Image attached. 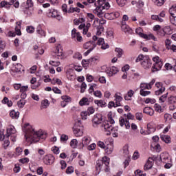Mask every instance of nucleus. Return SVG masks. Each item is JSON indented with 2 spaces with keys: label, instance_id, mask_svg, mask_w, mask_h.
Returning <instances> with one entry per match:
<instances>
[{
  "label": "nucleus",
  "instance_id": "1",
  "mask_svg": "<svg viewBox=\"0 0 176 176\" xmlns=\"http://www.w3.org/2000/svg\"><path fill=\"white\" fill-rule=\"evenodd\" d=\"M23 130L26 141L30 144L39 142V141L42 142L43 140H46V134H44L42 130L36 131L30 124H25Z\"/></svg>",
  "mask_w": 176,
  "mask_h": 176
},
{
  "label": "nucleus",
  "instance_id": "2",
  "mask_svg": "<svg viewBox=\"0 0 176 176\" xmlns=\"http://www.w3.org/2000/svg\"><path fill=\"white\" fill-rule=\"evenodd\" d=\"M101 129L103 130V131H106L107 133V135H110L111 133L113 135V137H118V127L113 128L112 125H109V123L108 122H104L101 125Z\"/></svg>",
  "mask_w": 176,
  "mask_h": 176
},
{
  "label": "nucleus",
  "instance_id": "3",
  "mask_svg": "<svg viewBox=\"0 0 176 176\" xmlns=\"http://www.w3.org/2000/svg\"><path fill=\"white\" fill-rule=\"evenodd\" d=\"M47 16L50 19H56L58 21H60V20L63 19V16L58 14V11L56 9L51 8L47 10Z\"/></svg>",
  "mask_w": 176,
  "mask_h": 176
},
{
  "label": "nucleus",
  "instance_id": "4",
  "mask_svg": "<svg viewBox=\"0 0 176 176\" xmlns=\"http://www.w3.org/2000/svg\"><path fill=\"white\" fill-rule=\"evenodd\" d=\"M153 61H154L155 64H153L152 67V72H156V71H159V69H162V67H163V62L160 60L159 56L153 58Z\"/></svg>",
  "mask_w": 176,
  "mask_h": 176
},
{
  "label": "nucleus",
  "instance_id": "5",
  "mask_svg": "<svg viewBox=\"0 0 176 176\" xmlns=\"http://www.w3.org/2000/svg\"><path fill=\"white\" fill-rule=\"evenodd\" d=\"M16 133V130L14 129V126H10V128L7 129V133L6 135L2 134L0 133V140L1 141H3L5 138H9L10 135L14 134Z\"/></svg>",
  "mask_w": 176,
  "mask_h": 176
},
{
  "label": "nucleus",
  "instance_id": "6",
  "mask_svg": "<svg viewBox=\"0 0 176 176\" xmlns=\"http://www.w3.org/2000/svg\"><path fill=\"white\" fill-rule=\"evenodd\" d=\"M55 56L58 60H63L64 58V53L63 52V47L61 45H58L54 50Z\"/></svg>",
  "mask_w": 176,
  "mask_h": 176
},
{
  "label": "nucleus",
  "instance_id": "7",
  "mask_svg": "<svg viewBox=\"0 0 176 176\" xmlns=\"http://www.w3.org/2000/svg\"><path fill=\"white\" fill-rule=\"evenodd\" d=\"M103 163L102 164L101 171H105V173H109V162L110 160L107 157H103Z\"/></svg>",
  "mask_w": 176,
  "mask_h": 176
},
{
  "label": "nucleus",
  "instance_id": "8",
  "mask_svg": "<svg viewBox=\"0 0 176 176\" xmlns=\"http://www.w3.org/2000/svg\"><path fill=\"white\" fill-rule=\"evenodd\" d=\"M141 65L144 69H148L152 67V60L148 56H144V60L141 62Z\"/></svg>",
  "mask_w": 176,
  "mask_h": 176
},
{
  "label": "nucleus",
  "instance_id": "9",
  "mask_svg": "<svg viewBox=\"0 0 176 176\" xmlns=\"http://www.w3.org/2000/svg\"><path fill=\"white\" fill-rule=\"evenodd\" d=\"M101 122H102V115L96 114L94 116L92 119L94 127H97L98 124H101Z\"/></svg>",
  "mask_w": 176,
  "mask_h": 176
},
{
  "label": "nucleus",
  "instance_id": "10",
  "mask_svg": "<svg viewBox=\"0 0 176 176\" xmlns=\"http://www.w3.org/2000/svg\"><path fill=\"white\" fill-rule=\"evenodd\" d=\"M155 87L157 89H158L157 91H155V96H160V94H162L164 91H165L166 88L163 86V83L158 82L155 83Z\"/></svg>",
  "mask_w": 176,
  "mask_h": 176
},
{
  "label": "nucleus",
  "instance_id": "11",
  "mask_svg": "<svg viewBox=\"0 0 176 176\" xmlns=\"http://www.w3.org/2000/svg\"><path fill=\"white\" fill-rule=\"evenodd\" d=\"M54 156L52 155H45L43 158V162L45 164H47V166H50V164H53L54 163Z\"/></svg>",
  "mask_w": 176,
  "mask_h": 176
},
{
  "label": "nucleus",
  "instance_id": "12",
  "mask_svg": "<svg viewBox=\"0 0 176 176\" xmlns=\"http://www.w3.org/2000/svg\"><path fill=\"white\" fill-rule=\"evenodd\" d=\"M73 131L76 137H82V135H83V130L82 129V127L78 126L76 124L74 126Z\"/></svg>",
  "mask_w": 176,
  "mask_h": 176
},
{
  "label": "nucleus",
  "instance_id": "13",
  "mask_svg": "<svg viewBox=\"0 0 176 176\" xmlns=\"http://www.w3.org/2000/svg\"><path fill=\"white\" fill-rule=\"evenodd\" d=\"M118 72L119 69H118V67L115 66L109 67V69L106 71V73L108 75V76H113V75H116V74Z\"/></svg>",
  "mask_w": 176,
  "mask_h": 176
},
{
  "label": "nucleus",
  "instance_id": "14",
  "mask_svg": "<svg viewBox=\"0 0 176 176\" xmlns=\"http://www.w3.org/2000/svg\"><path fill=\"white\" fill-rule=\"evenodd\" d=\"M119 123H120V126L121 127H123V126H125V128L127 130H129V129H130V127H131L130 122H129V120H127V118L124 119L122 117L120 118Z\"/></svg>",
  "mask_w": 176,
  "mask_h": 176
},
{
  "label": "nucleus",
  "instance_id": "15",
  "mask_svg": "<svg viewBox=\"0 0 176 176\" xmlns=\"http://www.w3.org/2000/svg\"><path fill=\"white\" fill-rule=\"evenodd\" d=\"M97 46L96 42L94 41H88L85 43L83 45L84 49H89V50H94L95 47Z\"/></svg>",
  "mask_w": 176,
  "mask_h": 176
},
{
  "label": "nucleus",
  "instance_id": "16",
  "mask_svg": "<svg viewBox=\"0 0 176 176\" xmlns=\"http://www.w3.org/2000/svg\"><path fill=\"white\" fill-rule=\"evenodd\" d=\"M91 142V138L89 136H85L82 139V143L80 145V148H83V146H87Z\"/></svg>",
  "mask_w": 176,
  "mask_h": 176
},
{
  "label": "nucleus",
  "instance_id": "17",
  "mask_svg": "<svg viewBox=\"0 0 176 176\" xmlns=\"http://www.w3.org/2000/svg\"><path fill=\"white\" fill-rule=\"evenodd\" d=\"M121 30H122V31H123V32H124L125 34H130L133 32V30H131V28H130L127 25V24H126V23H124V22L122 23Z\"/></svg>",
  "mask_w": 176,
  "mask_h": 176
},
{
  "label": "nucleus",
  "instance_id": "18",
  "mask_svg": "<svg viewBox=\"0 0 176 176\" xmlns=\"http://www.w3.org/2000/svg\"><path fill=\"white\" fill-rule=\"evenodd\" d=\"M114 98H115V100H114V101H115V102H116V107H120L122 104H120V102L121 101H123V97H122L121 96H120V93H119V94H116L115 95H114Z\"/></svg>",
  "mask_w": 176,
  "mask_h": 176
},
{
  "label": "nucleus",
  "instance_id": "19",
  "mask_svg": "<svg viewBox=\"0 0 176 176\" xmlns=\"http://www.w3.org/2000/svg\"><path fill=\"white\" fill-rule=\"evenodd\" d=\"M136 8H138L137 9L138 13H140V14L144 13V10L142 9V8H144V1L139 0L136 3Z\"/></svg>",
  "mask_w": 176,
  "mask_h": 176
},
{
  "label": "nucleus",
  "instance_id": "20",
  "mask_svg": "<svg viewBox=\"0 0 176 176\" xmlns=\"http://www.w3.org/2000/svg\"><path fill=\"white\" fill-rule=\"evenodd\" d=\"M104 151L107 155H111L113 152V144L110 143L109 144H107Z\"/></svg>",
  "mask_w": 176,
  "mask_h": 176
},
{
  "label": "nucleus",
  "instance_id": "21",
  "mask_svg": "<svg viewBox=\"0 0 176 176\" xmlns=\"http://www.w3.org/2000/svg\"><path fill=\"white\" fill-rule=\"evenodd\" d=\"M135 92L133 89H130L127 91L126 94L124 95V98L126 101H131V97L134 96Z\"/></svg>",
  "mask_w": 176,
  "mask_h": 176
},
{
  "label": "nucleus",
  "instance_id": "22",
  "mask_svg": "<svg viewBox=\"0 0 176 176\" xmlns=\"http://www.w3.org/2000/svg\"><path fill=\"white\" fill-rule=\"evenodd\" d=\"M122 154L125 157H130V152L129 151V146L127 144L123 146Z\"/></svg>",
  "mask_w": 176,
  "mask_h": 176
},
{
  "label": "nucleus",
  "instance_id": "23",
  "mask_svg": "<svg viewBox=\"0 0 176 176\" xmlns=\"http://www.w3.org/2000/svg\"><path fill=\"white\" fill-rule=\"evenodd\" d=\"M15 32L16 35H21V21L16 22V26L15 27Z\"/></svg>",
  "mask_w": 176,
  "mask_h": 176
},
{
  "label": "nucleus",
  "instance_id": "24",
  "mask_svg": "<svg viewBox=\"0 0 176 176\" xmlns=\"http://www.w3.org/2000/svg\"><path fill=\"white\" fill-rule=\"evenodd\" d=\"M162 141L166 142V144H170L171 142V138L167 135H162L160 137Z\"/></svg>",
  "mask_w": 176,
  "mask_h": 176
},
{
  "label": "nucleus",
  "instance_id": "25",
  "mask_svg": "<svg viewBox=\"0 0 176 176\" xmlns=\"http://www.w3.org/2000/svg\"><path fill=\"white\" fill-rule=\"evenodd\" d=\"M10 116L12 118V119H19V116H20V112L19 111H16L14 110H12L10 111Z\"/></svg>",
  "mask_w": 176,
  "mask_h": 176
},
{
  "label": "nucleus",
  "instance_id": "26",
  "mask_svg": "<svg viewBox=\"0 0 176 176\" xmlns=\"http://www.w3.org/2000/svg\"><path fill=\"white\" fill-rule=\"evenodd\" d=\"M23 153V148L21 147H16L15 149V154H12L11 157H17V156H20Z\"/></svg>",
  "mask_w": 176,
  "mask_h": 176
},
{
  "label": "nucleus",
  "instance_id": "27",
  "mask_svg": "<svg viewBox=\"0 0 176 176\" xmlns=\"http://www.w3.org/2000/svg\"><path fill=\"white\" fill-rule=\"evenodd\" d=\"M152 158L149 157L147 162L144 165V170H151L152 166H153V162H152Z\"/></svg>",
  "mask_w": 176,
  "mask_h": 176
},
{
  "label": "nucleus",
  "instance_id": "28",
  "mask_svg": "<svg viewBox=\"0 0 176 176\" xmlns=\"http://www.w3.org/2000/svg\"><path fill=\"white\" fill-rule=\"evenodd\" d=\"M115 52L116 53H117V57L118 58H122V56H123L124 51H123V49L120 48V47H116L115 49Z\"/></svg>",
  "mask_w": 176,
  "mask_h": 176
},
{
  "label": "nucleus",
  "instance_id": "29",
  "mask_svg": "<svg viewBox=\"0 0 176 176\" xmlns=\"http://www.w3.org/2000/svg\"><path fill=\"white\" fill-rule=\"evenodd\" d=\"M144 113H146V115H149L150 116H153V109L151 107H145L143 110Z\"/></svg>",
  "mask_w": 176,
  "mask_h": 176
},
{
  "label": "nucleus",
  "instance_id": "30",
  "mask_svg": "<svg viewBox=\"0 0 176 176\" xmlns=\"http://www.w3.org/2000/svg\"><path fill=\"white\" fill-rule=\"evenodd\" d=\"M166 35H171L173 34V28L171 26H165L163 28Z\"/></svg>",
  "mask_w": 176,
  "mask_h": 176
},
{
  "label": "nucleus",
  "instance_id": "31",
  "mask_svg": "<svg viewBox=\"0 0 176 176\" xmlns=\"http://www.w3.org/2000/svg\"><path fill=\"white\" fill-rule=\"evenodd\" d=\"M102 163H103V158H102V160H98L96 162V168L97 171L98 172L101 171V167H102Z\"/></svg>",
  "mask_w": 176,
  "mask_h": 176
},
{
  "label": "nucleus",
  "instance_id": "32",
  "mask_svg": "<svg viewBox=\"0 0 176 176\" xmlns=\"http://www.w3.org/2000/svg\"><path fill=\"white\" fill-rule=\"evenodd\" d=\"M89 104H90V102L87 98H82L79 102V105H80V107H83V105H89Z\"/></svg>",
  "mask_w": 176,
  "mask_h": 176
},
{
  "label": "nucleus",
  "instance_id": "33",
  "mask_svg": "<svg viewBox=\"0 0 176 176\" xmlns=\"http://www.w3.org/2000/svg\"><path fill=\"white\" fill-rule=\"evenodd\" d=\"M49 105H50V103H49V100H42L41 105V109H46V108H47V107H49Z\"/></svg>",
  "mask_w": 176,
  "mask_h": 176
},
{
  "label": "nucleus",
  "instance_id": "34",
  "mask_svg": "<svg viewBox=\"0 0 176 176\" xmlns=\"http://www.w3.org/2000/svg\"><path fill=\"white\" fill-rule=\"evenodd\" d=\"M140 90H151L152 89V87L149 86L148 83H141L140 84Z\"/></svg>",
  "mask_w": 176,
  "mask_h": 176
},
{
  "label": "nucleus",
  "instance_id": "35",
  "mask_svg": "<svg viewBox=\"0 0 176 176\" xmlns=\"http://www.w3.org/2000/svg\"><path fill=\"white\" fill-rule=\"evenodd\" d=\"M1 102L2 104H7L8 107H12V105H13L12 100H9V98L7 97H4Z\"/></svg>",
  "mask_w": 176,
  "mask_h": 176
},
{
  "label": "nucleus",
  "instance_id": "36",
  "mask_svg": "<svg viewBox=\"0 0 176 176\" xmlns=\"http://www.w3.org/2000/svg\"><path fill=\"white\" fill-rule=\"evenodd\" d=\"M36 32L37 34H39L41 36H45L46 33H45V31L42 30V28L41 27V25H38L36 28Z\"/></svg>",
  "mask_w": 176,
  "mask_h": 176
},
{
  "label": "nucleus",
  "instance_id": "37",
  "mask_svg": "<svg viewBox=\"0 0 176 176\" xmlns=\"http://www.w3.org/2000/svg\"><path fill=\"white\" fill-rule=\"evenodd\" d=\"M105 3V0H98L96 3V8L99 9H102L104 4Z\"/></svg>",
  "mask_w": 176,
  "mask_h": 176
},
{
  "label": "nucleus",
  "instance_id": "38",
  "mask_svg": "<svg viewBox=\"0 0 176 176\" xmlns=\"http://www.w3.org/2000/svg\"><path fill=\"white\" fill-rule=\"evenodd\" d=\"M166 0H152L156 6H163Z\"/></svg>",
  "mask_w": 176,
  "mask_h": 176
},
{
  "label": "nucleus",
  "instance_id": "39",
  "mask_svg": "<svg viewBox=\"0 0 176 176\" xmlns=\"http://www.w3.org/2000/svg\"><path fill=\"white\" fill-rule=\"evenodd\" d=\"M144 39H147L148 41L152 39L153 41H157L156 37L153 34H144Z\"/></svg>",
  "mask_w": 176,
  "mask_h": 176
},
{
  "label": "nucleus",
  "instance_id": "40",
  "mask_svg": "<svg viewBox=\"0 0 176 176\" xmlns=\"http://www.w3.org/2000/svg\"><path fill=\"white\" fill-rule=\"evenodd\" d=\"M168 103L170 104L171 105L176 104V96H172L168 98Z\"/></svg>",
  "mask_w": 176,
  "mask_h": 176
},
{
  "label": "nucleus",
  "instance_id": "41",
  "mask_svg": "<svg viewBox=\"0 0 176 176\" xmlns=\"http://www.w3.org/2000/svg\"><path fill=\"white\" fill-rule=\"evenodd\" d=\"M95 104H97L98 107H101L102 108L105 107V105H107V102H105V101H104L102 100H95Z\"/></svg>",
  "mask_w": 176,
  "mask_h": 176
},
{
  "label": "nucleus",
  "instance_id": "42",
  "mask_svg": "<svg viewBox=\"0 0 176 176\" xmlns=\"http://www.w3.org/2000/svg\"><path fill=\"white\" fill-rule=\"evenodd\" d=\"M170 21L173 25H176V16L174 13H170Z\"/></svg>",
  "mask_w": 176,
  "mask_h": 176
},
{
  "label": "nucleus",
  "instance_id": "43",
  "mask_svg": "<svg viewBox=\"0 0 176 176\" xmlns=\"http://www.w3.org/2000/svg\"><path fill=\"white\" fill-rule=\"evenodd\" d=\"M70 146L73 148V149H75L76 148L78 147V140L76 139H73L70 142Z\"/></svg>",
  "mask_w": 176,
  "mask_h": 176
},
{
  "label": "nucleus",
  "instance_id": "44",
  "mask_svg": "<svg viewBox=\"0 0 176 176\" xmlns=\"http://www.w3.org/2000/svg\"><path fill=\"white\" fill-rule=\"evenodd\" d=\"M8 6H12V3H10V2L3 1L0 3V8H8Z\"/></svg>",
  "mask_w": 176,
  "mask_h": 176
},
{
  "label": "nucleus",
  "instance_id": "45",
  "mask_svg": "<svg viewBox=\"0 0 176 176\" xmlns=\"http://www.w3.org/2000/svg\"><path fill=\"white\" fill-rule=\"evenodd\" d=\"M140 94L142 97H146V96H149V94H151V91H145L144 89H140Z\"/></svg>",
  "mask_w": 176,
  "mask_h": 176
},
{
  "label": "nucleus",
  "instance_id": "46",
  "mask_svg": "<svg viewBox=\"0 0 176 176\" xmlns=\"http://www.w3.org/2000/svg\"><path fill=\"white\" fill-rule=\"evenodd\" d=\"M96 35L100 36L101 34H102V32L104 31V26L102 25H99L96 28Z\"/></svg>",
  "mask_w": 176,
  "mask_h": 176
},
{
  "label": "nucleus",
  "instance_id": "47",
  "mask_svg": "<svg viewBox=\"0 0 176 176\" xmlns=\"http://www.w3.org/2000/svg\"><path fill=\"white\" fill-rule=\"evenodd\" d=\"M91 27V24L90 23H87L86 25H85L84 26V29L82 30V34H84V35H86V34H87L88 31H89V28Z\"/></svg>",
  "mask_w": 176,
  "mask_h": 176
},
{
  "label": "nucleus",
  "instance_id": "48",
  "mask_svg": "<svg viewBox=\"0 0 176 176\" xmlns=\"http://www.w3.org/2000/svg\"><path fill=\"white\" fill-rule=\"evenodd\" d=\"M151 19L155 21H159L160 23H163L164 21L163 19L160 18L158 15H152Z\"/></svg>",
  "mask_w": 176,
  "mask_h": 176
},
{
  "label": "nucleus",
  "instance_id": "49",
  "mask_svg": "<svg viewBox=\"0 0 176 176\" xmlns=\"http://www.w3.org/2000/svg\"><path fill=\"white\" fill-rule=\"evenodd\" d=\"M154 108L157 112H159V113H162V112H163L162 106H160V104H159L157 103L155 104Z\"/></svg>",
  "mask_w": 176,
  "mask_h": 176
},
{
  "label": "nucleus",
  "instance_id": "50",
  "mask_svg": "<svg viewBox=\"0 0 176 176\" xmlns=\"http://www.w3.org/2000/svg\"><path fill=\"white\" fill-rule=\"evenodd\" d=\"M135 32L136 34H138V35H140V36L141 38H144V35H145V34L142 33V28H138L135 30Z\"/></svg>",
  "mask_w": 176,
  "mask_h": 176
},
{
  "label": "nucleus",
  "instance_id": "51",
  "mask_svg": "<svg viewBox=\"0 0 176 176\" xmlns=\"http://www.w3.org/2000/svg\"><path fill=\"white\" fill-rule=\"evenodd\" d=\"M96 10L97 12V14H98V17H102V16H104V12H102V10H104V9L96 8Z\"/></svg>",
  "mask_w": 176,
  "mask_h": 176
},
{
  "label": "nucleus",
  "instance_id": "52",
  "mask_svg": "<svg viewBox=\"0 0 176 176\" xmlns=\"http://www.w3.org/2000/svg\"><path fill=\"white\" fill-rule=\"evenodd\" d=\"M80 116L82 117V119H83V120H86V119H87V116H90L89 114V112L87 111H82L80 113Z\"/></svg>",
  "mask_w": 176,
  "mask_h": 176
},
{
  "label": "nucleus",
  "instance_id": "53",
  "mask_svg": "<svg viewBox=\"0 0 176 176\" xmlns=\"http://www.w3.org/2000/svg\"><path fill=\"white\" fill-rule=\"evenodd\" d=\"M49 64L50 65H52V67H58L61 63L60 61L50 60Z\"/></svg>",
  "mask_w": 176,
  "mask_h": 176
},
{
  "label": "nucleus",
  "instance_id": "54",
  "mask_svg": "<svg viewBox=\"0 0 176 176\" xmlns=\"http://www.w3.org/2000/svg\"><path fill=\"white\" fill-rule=\"evenodd\" d=\"M17 105L19 108H24V105H25V100H20L18 101Z\"/></svg>",
  "mask_w": 176,
  "mask_h": 176
},
{
  "label": "nucleus",
  "instance_id": "55",
  "mask_svg": "<svg viewBox=\"0 0 176 176\" xmlns=\"http://www.w3.org/2000/svg\"><path fill=\"white\" fill-rule=\"evenodd\" d=\"M145 59V56L142 55V54H140L138 58L135 60V63H140V61H141V63H142V61H144Z\"/></svg>",
  "mask_w": 176,
  "mask_h": 176
},
{
  "label": "nucleus",
  "instance_id": "56",
  "mask_svg": "<svg viewBox=\"0 0 176 176\" xmlns=\"http://www.w3.org/2000/svg\"><path fill=\"white\" fill-rule=\"evenodd\" d=\"M97 145L99 148H101V149H105V148H107V144H105L104 142L98 141Z\"/></svg>",
  "mask_w": 176,
  "mask_h": 176
},
{
  "label": "nucleus",
  "instance_id": "57",
  "mask_svg": "<svg viewBox=\"0 0 176 176\" xmlns=\"http://www.w3.org/2000/svg\"><path fill=\"white\" fill-rule=\"evenodd\" d=\"M144 102L145 104H155V102H156V100L151 98H147Z\"/></svg>",
  "mask_w": 176,
  "mask_h": 176
},
{
  "label": "nucleus",
  "instance_id": "58",
  "mask_svg": "<svg viewBox=\"0 0 176 176\" xmlns=\"http://www.w3.org/2000/svg\"><path fill=\"white\" fill-rule=\"evenodd\" d=\"M22 69H23V65H21V64L17 63L15 65V71H16V72H21Z\"/></svg>",
  "mask_w": 176,
  "mask_h": 176
},
{
  "label": "nucleus",
  "instance_id": "59",
  "mask_svg": "<svg viewBox=\"0 0 176 176\" xmlns=\"http://www.w3.org/2000/svg\"><path fill=\"white\" fill-rule=\"evenodd\" d=\"M61 98L63 100V102H70V101H71V97L66 96V95L62 96Z\"/></svg>",
  "mask_w": 176,
  "mask_h": 176
},
{
  "label": "nucleus",
  "instance_id": "60",
  "mask_svg": "<svg viewBox=\"0 0 176 176\" xmlns=\"http://www.w3.org/2000/svg\"><path fill=\"white\" fill-rule=\"evenodd\" d=\"M160 159L163 162H166V160H167L168 159V154H167V153L161 154Z\"/></svg>",
  "mask_w": 176,
  "mask_h": 176
},
{
  "label": "nucleus",
  "instance_id": "61",
  "mask_svg": "<svg viewBox=\"0 0 176 176\" xmlns=\"http://www.w3.org/2000/svg\"><path fill=\"white\" fill-rule=\"evenodd\" d=\"M116 2L119 6L123 7L126 5V0H116Z\"/></svg>",
  "mask_w": 176,
  "mask_h": 176
},
{
  "label": "nucleus",
  "instance_id": "62",
  "mask_svg": "<svg viewBox=\"0 0 176 176\" xmlns=\"http://www.w3.org/2000/svg\"><path fill=\"white\" fill-rule=\"evenodd\" d=\"M167 96H168V93H166V94L162 95L160 98V102H164L166 101V100H167Z\"/></svg>",
  "mask_w": 176,
  "mask_h": 176
},
{
  "label": "nucleus",
  "instance_id": "63",
  "mask_svg": "<svg viewBox=\"0 0 176 176\" xmlns=\"http://www.w3.org/2000/svg\"><path fill=\"white\" fill-rule=\"evenodd\" d=\"M157 34L159 35V36H166V32H164V29L163 28L160 30H158Z\"/></svg>",
  "mask_w": 176,
  "mask_h": 176
},
{
  "label": "nucleus",
  "instance_id": "64",
  "mask_svg": "<svg viewBox=\"0 0 176 176\" xmlns=\"http://www.w3.org/2000/svg\"><path fill=\"white\" fill-rule=\"evenodd\" d=\"M135 118L137 120H142V118H144V116L142 115V113H135Z\"/></svg>",
  "mask_w": 176,
  "mask_h": 176
}]
</instances>
